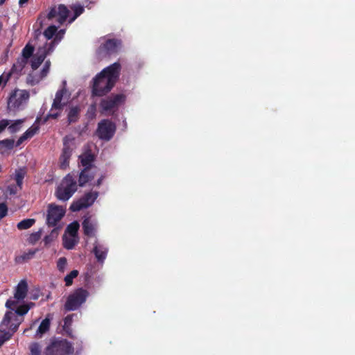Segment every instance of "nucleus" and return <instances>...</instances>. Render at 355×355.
<instances>
[{
  "mask_svg": "<svg viewBox=\"0 0 355 355\" xmlns=\"http://www.w3.org/2000/svg\"><path fill=\"white\" fill-rule=\"evenodd\" d=\"M121 64L116 62L104 68L92 79V96H104L114 87L119 78Z\"/></svg>",
  "mask_w": 355,
  "mask_h": 355,
  "instance_id": "f257e3e1",
  "label": "nucleus"
},
{
  "mask_svg": "<svg viewBox=\"0 0 355 355\" xmlns=\"http://www.w3.org/2000/svg\"><path fill=\"white\" fill-rule=\"evenodd\" d=\"M34 306L35 304L33 302H29L19 306L15 311H7L1 321L0 327L4 330L8 329L14 334L17 331L19 324L23 320L19 316L26 314Z\"/></svg>",
  "mask_w": 355,
  "mask_h": 355,
  "instance_id": "f03ea898",
  "label": "nucleus"
},
{
  "mask_svg": "<svg viewBox=\"0 0 355 355\" xmlns=\"http://www.w3.org/2000/svg\"><path fill=\"white\" fill-rule=\"evenodd\" d=\"M125 96L123 94H112L103 98L99 103V111L106 116L114 115L120 106L125 103Z\"/></svg>",
  "mask_w": 355,
  "mask_h": 355,
  "instance_id": "7ed1b4c3",
  "label": "nucleus"
},
{
  "mask_svg": "<svg viewBox=\"0 0 355 355\" xmlns=\"http://www.w3.org/2000/svg\"><path fill=\"white\" fill-rule=\"evenodd\" d=\"M77 181L70 173L67 174L57 187L55 196L61 201H67L77 191Z\"/></svg>",
  "mask_w": 355,
  "mask_h": 355,
  "instance_id": "20e7f679",
  "label": "nucleus"
},
{
  "mask_svg": "<svg viewBox=\"0 0 355 355\" xmlns=\"http://www.w3.org/2000/svg\"><path fill=\"white\" fill-rule=\"evenodd\" d=\"M89 295V293L83 288L74 290L67 298L64 305V310L71 311L78 309L86 302Z\"/></svg>",
  "mask_w": 355,
  "mask_h": 355,
  "instance_id": "39448f33",
  "label": "nucleus"
},
{
  "mask_svg": "<svg viewBox=\"0 0 355 355\" xmlns=\"http://www.w3.org/2000/svg\"><path fill=\"white\" fill-rule=\"evenodd\" d=\"M73 352L72 345L65 339L55 340L46 347L45 355H69Z\"/></svg>",
  "mask_w": 355,
  "mask_h": 355,
  "instance_id": "423d86ee",
  "label": "nucleus"
},
{
  "mask_svg": "<svg viewBox=\"0 0 355 355\" xmlns=\"http://www.w3.org/2000/svg\"><path fill=\"white\" fill-rule=\"evenodd\" d=\"M116 130L114 122L109 119H103L98 123L96 135L100 139L108 141L114 137Z\"/></svg>",
  "mask_w": 355,
  "mask_h": 355,
  "instance_id": "0eeeda50",
  "label": "nucleus"
},
{
  "mask_svg": "<svg viewBox=\"0 0 355 355\" xmlns=\"http://www.w3.org/2000/svg\"><path fill=\"white\" fill-rule=\"evenodd\" d=\"M98 196V192L90 191L85 193L83 196L73 201L69 207L71 211H79L92 206Z\"/></svg>",
  "mask_w": 355,
  "mask_h": 355,
  "instance_id": "6e6552de",
  "label": "nucleus"
},
{
  "mask_svg": "<svg viewBox=\"0 0 355 355\" xmlns=\"http://www.w3.org/2000/svg\"><path fill=\"white\" fill-rule=\"evenodd\" d=\"M65 211L62 207L50 204L48 207L46 224L49 227H55L64 216Z\"/></svg>",
  "mask_w": 355,
  "mask_h": 355,
  "instance_id": "1a4fd4ad",
  "label": "nucleus"
},
{
  "mask_svg": "<svg viewBox=\"0 0 355 355\" xmlns=\"http://www.w3.org/2000/svg\"><path fill=\"white\" fill-rule=\"evenodd\" d=\"M54 49V42L46 43L45 46L38 49L37 52L33 56L31 60V67L33 70L37 69L44 62L46 55L49 54Z\"/></svg>",
  "mask_w": 355,
  "mask_h": 355,
  "instance_id": "9d476101",
  "label": "nucleus"
},
{
  "mask_svg": "<svg viewBox=\"0 0 355 355\" xmlns=\"http://www.w3.org/2000/svg\"><path fill=\"white\" fill-rule=\"evenodd\" d=\"M29 96V92L26 90H15L8 98V105L12 110L19 109Z\"/></svg>",
  "mask_w": 355,
  "mask_h": 355,
  "instance_id": "9b49d317",
  "label": "nucleus"
},
{
  "mask_svg": "<svg viewBox=\"0 0 355 355\" xmlns=\"http://www.w3.org/2000/svg\"><path fill=\"white\" fill-rule=\"evenodd\" d=\"M82 227L85 236L94 237L96 234L98 223L97 220L92 218L91 216H86L84 217L83 221L82 222Z\"/></svg>",
  "mask_w": 355,
  "mask_h": 355,
  "instance_id": "f8f14e48",
  "label": "nucleus"
},
{
  "mask_svg": "<svg viewBox=\"0 0 355 355\" xmlns=\"http://www.w3.org/2000/svg\"><path fill=\"white\" fill-rule=\"evenodd\" d=\"M116 51L117 41L114 39H108L99 46L97 52L98 55L104 57L113 54Z\"/></svg>",
  "mask_w": 355,
  "mask_h": 355,
  "instance_id": "ddd939ff",
  "label": "nucleus"
},
{
  "mask_svg": "<svg viewBox=\"0 0 355 355\" xmlns=\"http://www.w3.org/2000/svg\"><path fill=\"white\" fill-rule=\"evenodd\" d=\"M72 148L67 142H64V146L60 157V167L66 169L69 165V160L72 155Z\"/></svg>",
  "mask_w": 355,
  "mask_h": 355,
  "instance_id": "4468645a",
  "label": "nucleus"
},
{
  "mask_svg": "<svg viewBox=\"0 0 355 355\" xmlns=\"http://www.w3.org/2000/svg\"><path fill=\"white\" fill-rule=\"evenodd\" d=\"M92 252L94 254L98 262L103 263L107 257L108 249L104 245L100 244L96 241L94 243Z\"/></svg>",
  "mask_w": 355,
  "mask_h": 355,
  "instance_id": "2eb2a0df",
  "label": "nucleus"
},
{
  "mask_svg": "<svg viewBox=\"0 0 355 355\" xmlns=\"http://www.w3.org/2000/svg\"><path fill=\"white\" fill-rule=\"evenodd\" d=\"M66 94H67V89L64 87L63 88H62L61 89H59L57 91V92L55 94V97L53 100V104L51 106V112L53 111V110H62L63 109V107L65 105V103H62V100L64 95H65Z\"/></svg>",
  "mask_w": 355,
  "mask_h": 355,
  "instance_id": "dca6fc26",
  "label": "nucleus"
},
{
  "mask_svg": "<svg viewBox=\"0 0 355 355\" xmlns=\"http://www.w3.org/2000/svg\"><path fill=\"white\" fill-rule=\"evenodd\" d=\"M26 64V60L24 59L17 60V61L13 64L11 69L7 73H6L5 84L10 80L12 74L19 75L22 69L24 68Z\"/></svg>",
  "mask_w": 355,
  "mask_h": 355,
  "instance_id": "f3484780",
  "label": "nucleus"
},
{
  "mask_svg": "<svg viewBox=\"0 0 355 355\" xmlns=\"http://www.w3.org/2000/svg\"><path fill=\"white\" fill-rule=\"evenodd\" d=\"M28 292V284L25 280H21L17 285L15 293V298L18 300H24Z\"/></svg>",
  "mask_w": 355,
  "mask_h": 355,
  "instance_id": "a211bd4d",
  "label": "nucleus"
},
{
  "mask_svg": "<svg viewBox=\"0 0 355 355\" xmlns=\"http://www.w3.org/2000/svg\"><path fill=\"white\" fill-rule=\"evenodd\" d=\"M80 163L84 166V169H92L94 166L92 163L94 161V155L90 152L87 151L80 156Z\"/></svg>",
  "mask_w": 355,
  "mask_h": 355,
  "instance_id": "6ab92c4d",
  "label": "nucleus"
},
{
  "mask_svg": "<svg viewBox=\"0 0 355 355\" xmlns=\"http://www.w3.org/2000/svg\"><path fill=\"white\" fill-rule=\"evenodd\" d=\"M80 108L79 106L71 107L67 114V121L69 124L76 123L80 117Z\"/></svg>",
  "mask_w": 355,
  "mask_h": 355,
  "instance_id": "aec40b11",
  "label": "nucleus"
},
{
  "mask_svg": "<svg viewBox=\"0 0 355 355\" xmlns=\"http://www.w3.org/2000/svg\"><path fill=\"white\" fill-rule=\"evenodd\" d=\"M57 9H58L57 21L60 24H62L63 23L65 22V21L67 19L69 13V10L67 8V6L63 4H60L58 6V7L57 8Z\"/></svg>",
  "mask_w": 355,
  "mask_h": 355,
  "instance_id": "412c9836",
  "label": "nucleus"
},
{
  "mask_svg": "<svg viewBox=\"0 0 355 355\" xmlns=\"http://www.w3.org/2000/svg\"><path fill=\"white\" fill-rule=\"evenodd\" d=\"M89 171L90 170H89V169H83L81 171V173H80L79 178H78V183H79L80 187H83L89 181L94 179V175H89Z\"/></svg>",
  "mask_w": 355,
  "mask_h": 355,
  "instance_id": "4be33fe9",
  "label": "nucleus"
},
{
  "mask_svg": "<svg viewBox=\"0 0 355 355\" xmlns=\"http://www.w3.org/2000/svg\"><path fill=\"white\" fill-rule=\"evenodd\" d=\"M50 324H51V322L49 318H46L45 319H44L41 322V323L37 330L36 335L41 337L44 334L46 333L49 330Z\"/></svg>",
  "mask_w": 355,
  "mask_h": 355,
  "instance_id": "5701e85b",
  "label": "nucleus"
},
{
  "mask_svg": "<svg viewBox=\"0 0 355 355\" xmlns=\"http://www.w3.org/2000/svg\"><path fill=\"white\" fill-rule=\"evenodd\" d=\"M80 225L77 221H73L67 227L66 232L71 237H77Z\"/></svg>",
  "mask_w": 355,
  "mask_h": 355,
  "instance_id": "b1692460",
  "label": "nucleus"
},
{
  "mask_svg": "<svg viewBox=\"0 0 355 355\" xmlns=\"http://www.w3.org/2000/svg\"><path fill=\"white\" fill-rule=\"evenodd\" d=\"M25 119H17L15 120L12 123H9V125L7 126L9 132L10 134H15L19 131Z\"/></svg>",
  "mask_w": 355,
  "mask_h": 355,
  "instance_id": "393cba45",
  "label": "nucleus"
},
{
  "mask_svg": "<svg viewBox=\"0 0 355 355\" xmlns=\"http://www.w3.org/2000/svg\"><path fill=\"white\" fill-rule=\"evenodd\" d=\"M35 223V219L26 218L17 223V227L19 230H27L31 227Z\"/></svg>",
  "mask_w": 355,
  "mask_h": 355,
  "instance_id": "a878e982",
  "label": "nucleus"
},
{
  "mask_svg": "<svg viewBox=\"0 0 355 355\" xmlns=\"http://www.w3.org/2000/svg\"><path fill=\"white\" fill-rule=\"evenodd\" d=\"M26 171L24 169L19 168L15 171V180L19 187V189H22L23 180L25 177Z\"/></svg>",
  "mask_w": 355,
  "mask_h": 355,
  "instance_id": "bb28decb",
  "label": "nucleus"
},
{
  "mask_svg": "<svg viewBox=\"0 0 355 355\" xmlns=\"http://www.w3.org/2000/svg\"><path fill=\"white\" fill-rule=\"evenodd\" d=\"M76 237H67L63 236V246L67 250L73 249L77 244L78 241L76 239Z\"/></svg>",
  "mask_w": 355,
  "mask_h": 355,
  "instance_id": "cd10ccee",
  "label": "nucleus"
},
{
  "mask_svg": "<svg viewBox=\"0 0 355 355\" xmlns=\"http://www.w3.org/2000/svg\"><path fill=\"white\" fill-rule=\"evenodd\" d=\"M37 250H29L27 252H24L22 255L17 257L16 260L19 263H23L31 259H32L35 253L37 252Z\"/></svg>",
  "mask_w": 355,
  "mask_h": 355,
  "instance_id": "c85d7f7f",
  "label": "nucleus"
},
{
  "mask_svg": "<svg viewBox=\"0 0 355 355\" xmlns=\"http://www.w3.org/2000/svg\"><path fill=\"white\" fill-rule=\"evenodd\" d=\"M50 67H51L50 60H46L43 66L42 71H41L40 78L35 81L31 80L32 85H34L35 83H38L41 79L46 77L49 72Z\"/></svg>",
  "mask_w": 355,
  "mask_h": 355,
  "instance_id": "c756f323",
  "label": "nucleus"
},
{
  "mask_svg": "<svg viewBox=\"0 0 355 355\" xmlns=\"http://www.w3.org/2000/svg\"><path fill=\"white\" fill-rule=\"evenodd\" d=\"M33 52L34 46L27 44L22 50V59L27 61V60L33 55Z\"/></svg>",
  "mask_w": 355,
  "mask_h": 355,
  "instance_id": "7c9ffc66",
  "label": "nucleus"
},
{
  "mask_svg": "<svg viewBox=\"0 0 355 355\" xmlns=\"http://www.w3.org/2000/svg\"><path fill=\"white\" fill-rule=\"evenodd\" d=\"M78 275L77 270H73L64 277L65 285L69 286L73 284V279Z\"/></svg>",
  "mask_w": 355,
  "mask_h": 355,
  "instance_id": "2f4dec72",
  "label": "nucleus"
},
{
  "mask_svg": "<svg viewBox=\"0 0 355 355\" xmlns=\"http://www.w3.org/2000/svg\"><path fill=\"white\" fill-rule=\"evenodd\" d=\"M57 31L58 28L54 25H51L44 31L43 35L46 40H50L53 37Z\"/></svg>",
  "mask_w": 355,
  "mask_h": 355,
  "instance_id": "473e14b6",
  "label": "nucleus"
},
{
  "mask_svg": "<svg viewBox=\"0 0 355 355\" xmlns=\"http://www.w3.org/2000/svg\"><path fill=\"white\" fill-rule=\"evenodd\" d=\"M39 130V126L38 125H32L31 128H29L24 134L23 135L25 136V138L26 139L32 138Z\"/></svg>",
  "mask_w": 355,
  "mask_h": 355,
  "instance_id": "72a5a7b5",
  "label": "nucleus"
},
{
  "mask_svg": "<svg viewBox=\"0 0 355 355\" xmlns=\"http://www.w3.org/2000/svg\"><path fill=\"white\" fill-rule=\"evenodd\" d=\"M73 16L69 19V22L72 23L78 17H79L85 10L82 6H75L73 8Z\"/></svg>",
  "mask_w": 355,
  "mask_h": 355,
  "instance_id": "f704fd0d",
  "label": "nucleus"
},
{
  "mask_svg": "<svg viewBox=\"0 0 355 355\" xmlns=\"http://www.w3.org/2000/svg\"><path fill=\"white\" fill-rule=\"evenodd\" d=\"M13 333L10 330L8 331H3L0 334V347L7 340H10Z\"/></svg>",
  "mask_w": 355,
  "mask_h": 355,
  "instance_id": "c9c22d12",
  "label": "nucleus"
},
{
  "mask_svg": "<svg viewBox=\"0 0 355 355\" xmlns=\"http://www.w3.org/2000/svg\"><path fill=\"white\" fill-rule=\"evenodd\" d=\"M41 234H42L41 230L31 234L29 237L28 238V243L31 244H35L36 242H37L40 239Z\"/></svg>",
  "mask_w": 355,
  "mask_h": 355,
  "instance_id": "e433bc0d",
  "label": "nucleus"
},
{
  "mask_svg": "<svg viewBox=\"0 0 355 355\" xmlns=\"http://www.w3.org/2000/svg\"><path fill=\"white\" fill-rule=\"evenodd\" d=\"M31 355H40V346L37 343L31 344L30 347Z\"/></svg>",
  "mask_w": 355,
  "mask_h": 355,
  "instance_id": "4c0bfd02",
  "label": "nucleus"
},
{
  "mask_svg": "<svg viewBox=\"0 0 355 355\" xmlns=\"http://www.w3.org/2000/svg\"><path fill=\"white\" fill-rule=\"evenodd\" d=\"M1 146H5L8 149H12L15 144L14 139H6L3 140H1Z\"/></svg>",
  "mask_w": 355,
  "mask_h": 355,
  "instance_id": "58836bf2",
  "label": "nucleus"
},
{
  "mask_svg": "<svg viewBox=\"0 0 355 355\" xmlns=\"http://www.w3.org/2000/svg\"><path fill=\"white\" fill-rule=\"evenodd\" d=\"M67 265V259L65 257H60L57 262V268L60 271L63 272Z\"/></svg>",
  "mask_w": 355,
  "mask_h": 355,
  "instance_id": "ea45409f",
  "label": "nucleus"
},
{
  "mask_svg": "<svg viewBox=\"0 0 355 355\" xmlns=\"http://www.w3.org/2000/svg\"><path fill=\"white\" fill-rule=\"evenodd\" d=\"M54 235H57V231L55 229L53 230L49 235L44 236L43 241L46 245L49 244L53 241Z\"/></svg>",
  "mask_w": 355,
  "mask_h": 355,
  "instance_id": "a19ab883",
  "label": "nucleus"
},
{
  "mask_svg": "<svg viewBox=\"0 0 355 355\" xmlns=\"http://www.w3.org/2000/svg\"><path fill=\"white\" fill-rule=\"evenodd\" d=\"M8 214V207L5 203H0V219L4 218Z\"/></svg>",
  "mask_w": 355,
  "mask_h": 355,
  "instance_id": "79ce46f5",
  "label": "nucleus"
},
{
  "mask_svg": "<svg viewBox=\"0 0 355 355\" xmlns=\"http://www.w3.org/2000/svg\"><path fill=\"white\" fill-rule=\"evenodd\" d=\"M7 190L10 195H15L17 193L18 190L19 189L17 184H10L8 187Z\"/></svg>",
  "mask_w": 355,
  "mask_h": 355,
  "instance_id": "37998d69",
  "label": "nucleus"
},
{
  "mask_svg": "<svg viewBox=\"0 0 355 355\" xmlns=\"http://www.w3.org/2000/svg\"><path fill=\"white\" fill-rule=\"evenodd\" d=\"M55 17H58V9L56 8H52L47 15V18L51 20Z\"/></svg>",
  "mask_w": 355,
  "mask_h": 355,
  "instance_id": "c03bdc74",
  "label": "nucleus"
},
{
  "mask_svg": "<svg viewBox=\"0 0 355 355\" xmlns=\"http://www.w3.org/2000/svg\"><path fill=\"white\" fill-rule=\"evenodd\" d=\"M10 122L8 119H2L0 121V134L3 132Z\"/></svg>",
  "mask_w": 355,
  "mask_h": 355,
  "instance_id": "a18cd8bd",
  "label": "nucleus"
},
{
  "mask_svg": "<svg viewBox=\"0 0 355 355\" xmlns=\"http://www.w3.org/2000/svg\"><path fill=\"white\" fill-rule=\"evenodd\" d=\"M17 302L15 300H8L6 302V306L8 309H11V311H14V308L17 305Z\"/></svg>",
  "mask_w": 355,
  "mask_h": 355,
  "instance_id": "49530a36",
  "label": "nucleus"
},
{
  "mask_svg": "<svg viewBox=\"0 0 355 355\" xmlns=\"http://www.w3.org/2000/svg\"><path fill=\"white\" fill-rule=\"evenodd\" d=\"M73 315H68L64 319V323L65 326H70L73 321Z\"/></svg>",
  "mask_w": 355,
  "mask_h": 355,
  "instance_id": "de8ad7c7",
  "label": "nucleus"
},
{
  "mask_svg": "<svg viewBox=\"0 0 355 355\" xmlns=\"http://www.w3.org/2000/svg\"><path fill=\"white\" fill-rule=\"evenodd\" d=\"M59 113H52L50 112L47 114L46 117L44 119V122H46L49 119H57L59 116Z\"/></svg>",
  "mask_w": 355,
  "mask_h": 355,
  "instance_id": "09e8293b",
  "label": "nucleus"
},
{
  "mask_svg": "<svg viewBox=\"0 0 355 355\" xmlns=\"http://www.w3.org/2000/svg\"><path fill=\"white\" fill-rule=\"evenodd\" d=\"M26 140V139L25 138V136L22 135L17 141L16 146H19Z\"/></svg>",
  "mask_w": 355,
  "mask_h": 355,
  "instance_id": "8fccbe9b",
  "label": "nucleus"
},
{
  "mask_svg": "<svg viewBox=\"0 0 355 355\" xmlns=\"http://www.w3.org/2000/svg\"><path fill=\"white\" fill-rule=\"evenodd\" d=\"M97 171V168L96 166H92V169L89 171V175H94L95 176Z\"/></svg>",
  "mask_w": 355,
  "mask_h": 355,
  "instance_id": "3c124183",
  "label": "nucleus"
},
{
  "mask_svg": "<svg viewBox=\"0 0 355 355\" xmlns=\"http://www.w3.org/2000/svg\"><path fill=\"white\" fill-rule=\"evenodd\" d=\"M103 180V176H101L100 178L98 179V180L96 181V185L97 187H99L101 184H102V181Z\"/></svg>",
  "mask_w": 355,
  "mask_h": 355,
  "instance_id": "603ef678",
  "label": "nucleus"
},
{
  "mask_svg": "<svg viewBox=\"0 0 355 355\" xmlns=\"http://www.w3.org/2000/svg\"><path fill=\"white\" fill-rule=\"evenodd\" d=\"M28 0H19V4L20 6H22L24 3H27Z\"/></svg>",
  "mask_w": 355,
  "mask_h": 355,
  "instance_id": "864d4df0",
  "label": "nucleus"
},
{
  "mask_svg": "<svg viewBox=\"0 0 355 355\" xmlns=\"http://www.w3.org/2000/svg\"><path fill=\"white\" fill-rule=\"evenodd\" d=\"M41 34H42V33H41V32H40V31H38V32L37 31V32H35V39H38V37H39L40 36H41Z\"/></svg>",
  "mask_w": 355,
  "mask_h": 355,
  "instance_id": "5fc2aeb1",
  "label": "nucleus"
},
{
  "mask_svg": "<svg viewBox=\"0 0 355 355\" xmlns=\"http://www.w3.org/2000/svg\"><path fill=\"white\" fill-rule=\"evenodd\" d=\"M6 0H0V6L3 4Z\"/></svg>",
  "mask_w": 355,
  "mask_h": 355,
  "instance_id": "6e6d98bb",
  "label": "nucleus"
},
{
  "mask_svg": "<svg viewBox=\"0 0 355 355\" xmlns=\"http://www.w3.org/2000/svg\"><path fill=\"white\" fill-rule=\"evenodd\" d=\"M64 30H61L58 34H64Z\"/></svg>",
  "mask_w": 355,
  "mask_h": 355,
  "instance_id": "4d7b16f0",
  "label": "nucleus"
},
{
  "mask_svg": "<svg viewBox=\"0 0 355 355\" xmlns=\"http://www.w3.org/2000/svg\"><path fill=\"white\" fill-rule=\"evenodd\" d=\"M2 170V166L0 165V172Z\"/></svg>",
  "mask_w": 355,
  "mask_h": 355,
  "instance_id": "13d9d810",
  "label": "nucleus"
}]
</instances>
